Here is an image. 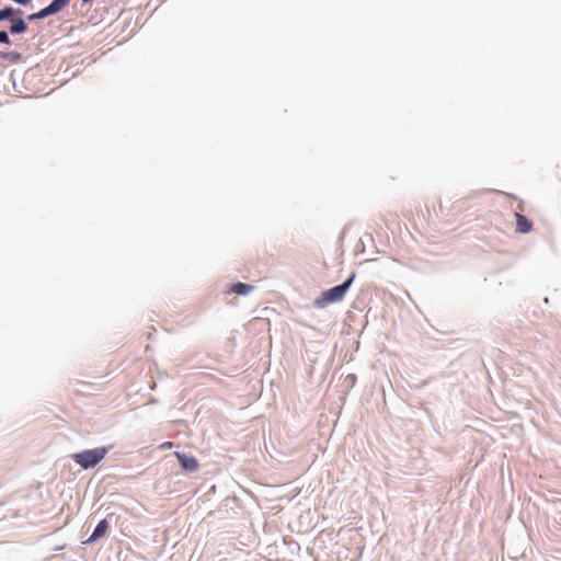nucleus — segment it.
Segmentation results:
<instances>
[{"mask_svg": "<svg viewBox=\"0 0 561 561\" xmlns=\"http://www.w3.org/2000/svg\"><path fill=\"white\" fill-rule=\"evenodd\" d=\"M354 278L355 274L353 273L343 284L322 291L320 297L316 299L314 306L318 308H324L330 304L341 301L347 293Z\"/></svg>", "mask_w": 561, "mask_h": 561, "instance_id": "1", "label": "nucleus"}, {"mask_svg": "<svg viewBox=\"0 0 561 561\" xmlns=\"http://www.w3.org/2000/svg\"><path fill=\"white\" fill-rule=\"evenodd\" d=\"M106 454L107 448L99 447L75 454L72 458L82 468L88 469L98 465L105 457Z\"/></svg>", "mask_w": 561, "mask_h": 561, "instance_id": "2", "label": "nucleus"}, {"mask_svg": "<svg viewBox=\"0 0 561 561\" xmlns=\"http://www.w3.org/2000/svg\"><path fill=\"white\" fill-rule=\"evenodd\" d=\"M69 4V0H54L49 5L42 9L37 13H33L28 15V20H39L45 19L48 15L56 14L64 10Z\"/></svg>", "mask_w": 561, "mask_h": 561, "instance_id": "3", "label": "nucleus"}, {"mask_svg": "<svg viewBox=\"0 0 561 561\" xmlns=\"http://www.w3.org/2000/svg\"><path fill=\"white\" fill-rule=\"evenodd\" d=\"M175 456L184 470L196 471L198 469L199 465L195 457L186 456L185 454L179 451L175 453Z\"/></svg>", "mask_w": 561, "mask_h": 561, "instance_id": "4", "label": "nucleus"}, {"mask_svg": "<svg viewBox=\"0 0 561 561\" xmlns=\"http://www.w3.org/2000/svg\"><path fill=\"white\" fill-rule=\"evenodd\" d=\"M108 528H110V525L106 519L100 520L99 524L96 525L93 534L83 543H87V545L92 543L95 540H98L99 538L105 536Z\"/></svg>", "mask_w": 561, "mask_h": 561, "instance_id": "5", "label": "nucleus"}, {"mask_svg": "<svg viewBox=\"0 0 561 561\" xmlns=\"http://www.w3.org/2000/svg\"><path fill=\"white\" fill-rule=\"evenodd\" d=\"M516 218V231L519 233H527L531 230V221L519 213H515Z\"/></svg>", "mask_w": 561, "mask_h": 561, "instance_id": "6", "label": "nucleus"}, {"mask_svg": "<svg viewBox=\"0 0 561 561\" xmlns=\"http://www.w3.org/2000/svg\"><path fill=\"white\" fill-rule=\"evenodd\" d=\"M254 287L249 284L244 283H237L233 284L230 288V293L237 294V295H247L249 294Z\"/></svg>", "mask_w": 561, "mask_h": 561, "instance_id": "7", "label": "nucleus"}, {"mask_svg": "<svg viewBox=\"0 0 561 561\" xmlns=\"http://www.w3.org/2000/svg\"><path fill=\"white\" fill-rule=\"evenodd\" d=\"M27 28L26 23L22 19L14 20L13 23L10 26V32L12 34H20L25 32Z\"/></svg>", "mask_w": 561, "mask_h": 561, "instance_id": "8", "label": "nucleus"}, {"mask_svg": "<svg viewBox=\"0 0 561 561\" xmlns=\"http://www.w3.org/2000/svg\"><path fill=\"white\" fill-rule=\"evenodd\" d=\"M14 10L11 7L4 8L3 10H0V21L5 20L10 18L13 14Z\"/></svg>", "mask_w": 561, "mask_h": 561, "instance_id": "9", "label": "nucleus"}, {"mask_svg": "<svg viewBox=\"0 0 561 561\" xmlns=\"http://www.w3.org/2000/svg\"><path fill=\"white\" fill-rule=\"evenodd\" d=\"M0 43L10 44L9 36H8L7 32H4V31L0 32Z\"/></svg>", "mask_w": 561, "mask_h": 561, "instance_id": "10", "label": "nucleus"}, {"mask_svg": "<svg viewBox=\"0 0 561 561\" xmlns=\"http://www.w3.org/2000/svg\"><path fill=\"white\" fill-rule=\"evenodd\" d=\"M173 446V443L172 442H164L162 445H161V448L162 449H168V448H171Z\"/></svg>", "mask_w": 561, "mask_h": 561, "instance_id": "11", "label": "nucleus"}, {"mask_svg": "<svg viewBox=\"0 0 561 561\" xmlns=\"http://www.w3.org/2000/svg\"><path fill=\"white\" fill-rule=\"evenodd\" d=\"M83 2H90L91 0H82Z\"/></svg>", "mask_w": 561, "mask_h": 561, "instance_id": "12", "label": "nucleus"}]
</instances>
